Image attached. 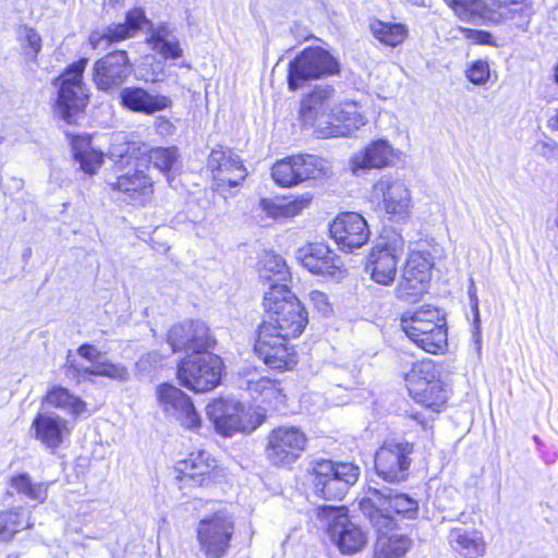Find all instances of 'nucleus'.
Here are the masks:
<instances>
[{
  "mask_svg": "<svg viewBox=\"0 0 558 558\" xmlns=\"http://www.w3.org/2000/svg\"><path fill=\"white\" fill-rule=\"evenodd\" d=\"M432 267L433 260L428 252H412L407 259L403 271L409 276L428 281Z\"/></svg>",
  "mask_w": 558,
  "mask_h": 558,
  "instance_id": "nucleus-38",
  "label": "nucleus"
},
{
  "mask_svg": "<svg viewBox=\"0 0 558 558\" xmlns=\"http://www.w3.org/2000/svg\"><path fill=\"white\" fill-rule=\"evenodd\" d=\"M258 209L272 219L282 218L281 202L271 198H262L258 204Z\"/></svg>",
  "mask_w": 558,
  "mask_h": 558,
  "instance_id": "nucleus-51",
  "label": "nucleus"
},
{
  "mask_svg": "<svg viewBox=\"0 0 558 558\" xmlns=\"http://www.w3.org/2000/svg\"><path fill=\"white\" fill-rule=\"evenodd\" d=\"M400 326L411 341L428 353L437 354L447 347L446 320L438 307L423 305L407 312Z\"/></svg>",
  "mask_w": 558,
  "mask_h": 558,
  "instance_id": "nucleus-7",
  "label": "nucleus"
},
{
  "mask_svg": "<svg viewBox=\"0 0 558 558\" xmlns=\"http://www.w3.org/2000/svg\"><path fill=\"white\" fill-rule=\"evenodd\" d=\"M384 166V141L378 140L356 153L351 158V169L357 174L368 169H380Z\"/></svg>",
  "mask_w": 558,
  "mask_h": 558,
  "instance_id": "nucleus-34",
  "label": "nucleus"
},
{
  "mask_svg": "<svg viewBox=\"0 0 558 558\" xmlns=\"http://www.w3.org/2000/svg\"><path fill=\"white\" fill-rule=\"evenodd\" d=\"M209 329L201 320H189L173 325L168 333L172 352H191L178 366L181 384H220L223 372L222 360L205 352L211 347Z\"/></svg>",
  "mask_w": 558,
  "mask_h": 558,
  "instance_id": "nucleus-2",
  "label": "nucleus"
},
{
  "mask_svg": "<svg viewBox=\"0 0 558 558\" xmlns=\"http://www.w3.org/2000/svg\"><path fill=\"white\" fill-rule=\"evenodd\" d=\"M555 78H556V82L558 83V64H557L556 71H555Z\"/></svg>",
  "mask_w": 558,
  "mask_h": 558,
  "instance_id": "nucleus-63",
  "label": "nucleus"
},
{
  "mask_svg": "<svg viewBox=\"0 0 558 558\" xmlns=\"http://www.w3.org/2000/svg\"><path fill=\"white\" fill-rule=\"evenodd\" d=\"M453 10L454 12L462 16L466 14V7L469 3V0H445Z\"/></svg>",
  "mask_w": 558,
  "mask_h": 558,
  "instance_id": "nucleus-56",
  "label": "nucleus"
},
{
  "mask_svg": "<svg viewBox=\"0 0 558 558\" xmlns=\"http://www.w3.org/2000/svg\"><path fill=\"white\" fill-rule=\"evenodd\" d=\"M12 493L26 499L44 504L48 498L47 482H35L32 476L26 472L13 474L8 480Z\"/></svg>",
  "mask_w": 558,
  "mask_h": 558,
  "instance_id": "nucleus-30",
  "label": "nucleus"
},
{
  "mask_svg": "<svg viewBox=\"0 0 558 558\" xmlns=\"http://www.w3.org/2000/svg\"><path fill=\"white\" fill-rule=\"evenodd\" d=\"M365 274L376 283H384V245L377 244L367 255Z\"/></svg>",
  "mask_w": 558,
  "mask_h": 558,
  "instance_id": "nucleus-44",
  "label": "nucleus"
},
{
  "mask_svg": "<svg viewBox=\"0 0 558 558\" xmlns=\"http://www.w3.org/2000/svg\"><path fill=\"white\" fill-rule=\"evenodd\" d=\"M296 258L310 272L336 277L341 272L339 257L322 242L308 243L296 251Z\"/></svg>",
  "mask_w": 558,
  "mask_h": 558,
  "instance_id": "nucleus-21",
  "label": "nucleus"
},
{
  "mask_svg": "<svg viewBox=\"0 0 558 558\" xmlns=\"http://www.w3.org/2000/svg\"><path fill=\"white\" fill-rule=\"evenodd\" d=\"M412 207L411 192L403 182L386 186V219L397 225H405Z\"/></svg>",
  "mask_w": 558,
  "mask_h": 558,
  "instance_id": "nucleus-26",
  "label": "nucleus"
},
{
  "mask_svg": "<svg viewBox=\"0 0 558 558\" xmlns=\"http://www.w3.org/2000/svg\"><path fill=\"white\" fill-rule=\"evenodd\" d=\"M409 395L423 409L440 413L447 407L448 392L444 386H412Z\"/></svg>",
  "mask_w": 558,
  "mask_h": 558,
  "instance_id": "nucleus-31",
  "label": "nucleus"
},
{
  "mask_svg": "<svg viewBox=\"0 0 558 558\" xmlns=\"http://www.w3.org/2000/svg\"><path fill=\"white\" fill-rule=\"evenodd\" d=\"M450 546L462 558H481L486 555L487 543L478 530L454 527L450 530Z\"/></svg>",
  "mask_w": 558,
  "mask_h": 558,
  "instance_id": "nucleus-28",
  "label": "nucleus"
},
{
  "mask_svg": "<svg viewBox=\"0 0 558 558\" xmlns=\"http://www.w3.org/2000/svg\"><path fill=\"white\" fill-rule=\"evenodd\" d=\"M35 527L29 512L22 506H12L0 510V544H11L16 535Z\"/></svg>",
  "mask_w": 558,
  "mask_h": 558,
  "instance_id": "nucleus-27",
  "label": "nucleus"
},
{
  "mask_svg": "<svg viewBox=\"0 0 558 558\" xmlns=\"http://www.w3.org/2000/svg\"><path fill=\"white\" fill-rule=\"evenodd\" d=\"M124 0H105V3L111 8H116L119 4H122Z\"/></svg>",
  "mask_w": 558,
  "mask_h": 558,
  "instance_id": "nucleus-61",
  "label": "nucleus"
},
{
  "mask_svg": "<svg viewBox=\"0 0 558 558\" xmlns=\"http://www.w3.org/2000/svg\"><path fill=\"white\" fill-rule=\"evenodd\" d=\"M531 9L529 0H469L466 13L477 14L493 24L522 16Z\"/></svg>",
  "mask_w": 558,
  "mask_h": 558,
  "instance_id": "nucleus-19",
  "label": "nucleus"
},
{
  "mask_svg": "<svg viewBox=\"0 0 558 558\" xmlns=\"http://www.w3.org/2000/svg\"><path fill=\"white\" fill-rule=\"evenodd\" d=\"M119 98L124 108L145 114H153L172 106L170 97L162 94H151L137 86L122 88Z\"/></svg>",
  "mask_w": 558,
  "mask_h": 558,
  "instance_id": "nucleus-23",
  "label": "nucleus"
},
{
  "mask_svg": "<svg viewBox=\"0 0 558 558\" xmlns=\"http://www.w3.org/2000/svg\"><path fill=\"white\" fill-rule=\"evenodd\" d=\"M550 126L558 130V109L556 114L549 120Z\"/></svg>",
  "mask_w": 558,
  "mask_h": 558,
  "instance_id": "nucleus-62",
  "label": "nucleus"
},
{
  "mask_svg": "<svg viewBox=\"0 0 558 558\" xmlns=\"http://www.w3.org/2000/svg\"><path fill=\"white\" fill-rule=\"evenodd\" d=\"M481 341H482V338H481L480 332L475 331L473 333V342H474V348H475L477 355L481 354Z\"/></svg>",
  "mask_w": 558,
  "mask_h": 558,
  "instance_id": "nucleus-59",
  "label": "nucleus"
},
{
  "mask_svg": "<svg viewBox=\"0 0 558 558\" xmlns=\"http://www.w3.org/2000/svg\"><path fill=\"white\" fill-rule=\"evenodd\" d=\"M87 63V58H81L69 65L54 82L58 87L57 109L68 123L75 121V117L83 111L88 101L87 89L83 82Z\"/></svg>",
  "mask_w": 558,
  "mask_h": 558,
  "instance_id": "nucleus-12",
  "label": "nucleus"
},
{
  "mask_svg": "<svg viewBox=\"0 0 558 558\" xmlns=\"http://www.w3.org/2000/svg\"><path fill=\"white\" fill-rule=\"evenodd\" d=\"M19 40L26 61H36L41 50V37L38 32L26 25L20 26L17 31Z\"/></svg>",
  "mask_w": 558,
  "mask_h": 558,
  "instance_id": "nucleus-40",
  "label": "nucleus"
},
{
  "mask_svg": "<svg viewBox=\"0 0 558 558\" xmlns=\"http://www.w3.org/2000/svg\"><path fill=\"white\" fill-rule=\"evenodd\" d=\"M158 400L166 412H178L177 420L184 429L195 433L201 429L202 417L196 412L191 399L177 386H159Z\"/></svg>",
  "mask_w": 558,
  "mask_h": 558,
  "instance_id": "nucleus-20",
  "label": "nucleus"
},
{
  "mask_svg": "<svg viewBox=\"0 0 558 558\" xmlns=\"http://www.w3.org/2000/svg\"><path fill=\"white\" fill-rule=\"evenodd\" d=\"M253 404L264 412L265 421L270 413L286 414L290 410V399L278 386H262Z\"/></svg>",
  "mask_w": 558,
  "mask_h": 558,
  "instance_id": "nucleus-32",
  "label": "nucleus"
},
{
  "mask_svg": "<svg viewBox=\"0 0 558 558\" xmlns=\"http://www.w3.org/2000/svg\"><path fill=\"white\" fill-rule=\"evenodd\" d=\"M386 518L400 517L413 519L418 511V504L407 494H396L386 496Z\"/></svg>",
  "mask_w": 558,
  "mask_h": 558,
  "instance_id": "nucleus-37",
  "label": "nucleus"
},
{
  "mask_svg": "<svg viewBox=\"0 0 558 558\" xmlns=\"http://www.w3.org/2000/svg\"><path fill=\"white\" fill-rule=\"evenodd\" d=\"M316 513L319 519H328L325 532L342 555H354L366 546L367 534L351 521L348 506L323 505Z\"/></svg>",
  "mask_w": 558,
  "mask_h": 558,
  "instance_id": "nucleus-10",
  "label": "nucleus"
},
{
  "mask_svg": "<svg viewBox=\"0 0 558 558\" xmlns=\"http://www.w3.org/2000/svg\"><path fill=\"white\" fill-rule=\"evenodd\" d=\"M206 413L217 434L225 438L250 435L265 423L264 412L253 403L231 398H217L208 403Z\"/></svg>",
  "mask_w": 558,
  "mask_h": 558,
  "instance_id": "nucleus-6",
  "label": "nucleus"
},
{
  "mask_svg": "<svg viewBox=\"0 0 558 558\" xmlns=\"http://www.w3.org/2000/svg\"><path fill=\"white\" fill-rule=\"evenodd\" d=\"M408 160V156L404 151L399 148L391 147L386 141V167H404Z\"/></svg>",
  "mask_w": 558,
  "mask_h": 558,
  "instance_id": "nucleus-50",
  "label": "nucleus"
},
{
  "mask_svg": "<svg viewBox=\"0 0 558 558\" xmlns=\"http://www.w3.org/2000/svg\"><path fill=\"white\" fill-rule=\"evenodd\" d=\"M150 48L165 59H178L183 56L178 38L166 25L151 29L147 38Z\"/></svg>",
  "mask_w": 558,
  "mask_h": 558,
  "instance_id": "nucleus-33",
  "label": "nucleus"
},
{
  "mask_svg": "<svg viewBox=\"0 0 558 558\" xmlns=\"http://www.w3.org/2000/svg\"><path fill=\"white\" fill-rule=\"evenodd\" d=\"M466 37L477 44L490 45L493 36L485 31L468 29Z\"/></svg>",
  "mask_w": 558,
  "mask_h": 558,
  "instance_id": "nucleus-54",
  "label": "nucleus"
},
{
  "mask_svg": "<svg viewBox=\"0 0 558 558\" xmlns=\"http://www.w3.org/2000/svg\"><path fill=\"white\" fill-rule=\"evenodd\" d=\"M299 116L303 128L312 130L318 138L350 136L366 122L356 102L336 104L330 86H317L304 97Z\"/></svg>",
  "mask_w": 558,
  "mask_h": 558,
  "instance_id": "nucleus-3",
  "label": "nucleus"
},
{
  "mask_svg": "<svg viewBox=\"0 0 558 558\" xmlns=\"http://www.w3.org/2000/svg\"><path fill=\"white\" fill-rule=\"evenodd\" d=\"M305 476L315 497L325 501H341L357 483L360 468L352 462L318 458L308 464Z\"/></svg>",
  "mask_w": 558,
  "mask_h": 558,
  "instance_id": "nucleus-5",
  "label": "nucleus"
},
{
  "mask_svg": "<svg viewBox=\"0 0 558 558\" xmlns=\"http://www.w3.org/2000/svg\"><path fill=\"white\" fill-rule=\"evenodd\" d=\"M34 438L45 448L57 451L71 436L66 420L58 415L37 413L32 421Z\"/></svg>",
  "mask_w": 558,
  "mask_h": 558,
  "instance_id": "nucleus-22",
  "label": "nucleus"
},
{
  "mask_svg": "<svg viewBox=\"0 0 558 558\" xmlns=\"http://www.w3.org/2000/svg\"><path fill=\"white\" fill-rule=\"evenodd\" d=\"M464 73L474 85H484L490 77V66L487 61L475 60L466 64Z\"/></svg>",
  "mask_w": 558,
  "mask_h": 558,
  "instance_id": "nucleus-45",
  "label": "nucleus"
},
{
  "mask_svg": "<svg viewBox=\"0 0 558 558\" xmlns=\"http://www.w3.org/2000/svg\"><path fill=\"white\" fill-rule=\"evenodd\" d=\"M330 234L341 250L353 251L367 242L369 230L360 214L342 213L330 225Z\"/></svg>",
  "mask_w": 558,
  "mask_h": 558,
  "instance_id": "nucleus-18",
  "label": "nucleus"
},
{
  "mask_svg": "<svg viewBox=\"0 0 558 558\" xmlns=\"http://www.w3.org/2000/svg\"><path fill=\"white\" fill-rule=\"evenodd\" d=\"M74 157L84 172L93 174L100 168L102 153L90 147L89 140L77 138L73 142Z\"/></svg>",
  "mask_w": 558,
  "mask_h": 558,
  "instance_id": "nucleus-35",
  "label": "nucleus"
},
{
  "mask_svg": "<svg viewBox=\"0 0 558 558\" xmlns=\"http://www.w3.org/2000/svg\"><path fill=\"white\" fill-rule=\"evenodd\" d=\"M0 185L4 193L13 194L22 190L24 182L20 178L5 175L0 178Z\"/></svg>",
  "mask_w": 558,
  "mask_h": 558,
  "instance_id": "nucleus-52",
  "label": "nucleus"
},
{
  "mask_svg": "<svg viewBox=\"0 0 558 558\" xmlns=\"http://www.w3.org/2000/svg\"><path fill=\"white\" fill-rule=\"evenodd\" d=\"M150 357H151V354L141 357L140 361L137 362L138 367L143 371H146L147 364L149 363Z\"/></svg>",
  "mask_w": 558,
  "mask_h": 558,
  "instance_id": "nucleus-60",
  "label": "nucleus"
},
{
  "mask_svg": "<svg viewBox=\"0 0 558 558\" xmlns=\"http://www.w3.org/2000/svg\"><path fill=\"white\" fill-rule=\"evenodd\" d=\"M308 437L295 425H278L265 438L264 452L276 468H291L306 451Z\"/></svg>",
  "mask_w": 558,
  "mask_h": 558,
  "instance_id": "nucleus-11",
  "label": "nucleus"
},
{
  "mask_svg": "<svg viewBox=\"0 0 558 558\" xmlns=\"http://www.w3.org/2000/svg\"><path fill=\"white\" fill-rule=\"evenodd\" d=\"M404 241L400 231H393L391 236L386 234V286L396 277L397 264L403 257Z\"/></svg>",
  "mask_w": 558,
  "mask_h": 558,
  "instance_id": "nucleus-36",
  "label": "nucleus"
},
{
  "mask_svg": "<svg viewBox=\"0 0 558 558\" xmlns=\"http://www.w3.org/2000/svg\"><path fill=\"white\" fill-rule=\"evenodd\" d=\"M81 357L90 362V366L84 368V373L96 376H105L112 380L124 381L129 379L128 369L122 364H114L104 360V353L95 345L84 343L78 347Z\"/></svg>",
  "mask_w": 558,
  "mask_h": 558,
  "instance_id": "nucleus-25",
  "label": "nucleus"
},
{
  "mask_svg": "<svg viewBox=\"0 0 558 558\" xmlns=\"http://www.w3.org/2000/svg\"><path fill=\"white\" fill-rule=\"evenodd\" d=\"M374 36L380 41L384 43V23L380 21L375 22L371 26Z\"/></svg>",
  "mask_w": 558,
  "mask_h": 558,
  "instance_id": "nucleus-57",
  "label": "nucleus"
},
{
  "mask_svg": "<svg viewBox=\"0 0 558 558\" xmlns=\"http://www.w3.org/2000/svg\"><path fill=\"white\" fill-rule=\"evenodd\" d=\"M131 68L126 51L117 50L107 53L94 63L93 81L100 90H113L126 81Z\"/></svg>",
  "mask_w": 558,
  "mask_h": 558,
  "instance_id": "nucleus-17",
  "label": "nucleus"
},
{
  "mask_svg": "<svg viewBox=\"0 0 558 558\" xmlns=\"http://www.w3.org/2000/svg\"><path fill=\"white\" fill-rule=\"evenodd\" d=\"M427 283L428 281L409 276L403 271L396 295L400 300L415 302L427 290Z\"/></svg>",
  "mask_w": 558,
  "mask_h": 558,
  "instance_id": "nucleus-39",
  "label": "nucleus"
},
{
  "mask_svg": "<svg viewBox=\"0 0 558 558\" xmlns=\"http://www.w3.org/2000/svg\"><path fill=\"white\" fill-rule=\"evenodd\" d=\"M310 304L323 316H328L332 312V305L326 293L319 290H312L308 293Z\"/></svg>",
  "mask_w": 558,
  "mask_h": 558,
  "instance_id": "nucleus-49",
  "label": "nucleus"
},
{
  "mask_svg": "<svg viewBox=\"0 0 558 558\" xmlns=\"http://www.w3.org/2000/svg\"><path fill=\"white\" fill-rule=\"evenodd\" d=\"M330 173L328 162L314 155H295L278 160L271 168L275 183L290 187L308 179H322Z\"/></svg>",
  "mask_w": 558,
  "mask_h": 558,
  "instance_id": "nucleus-13",
  "label": "nucleus"
},
{
  "mask_svg": "<svg viewBox=\"0 0 558 558\" xmlns=\"http://www.w3.org/2000/svg\"><path fill=\"white\" fill-rule=\"evenodd\" d=\"M414 445L409 441L395 444L390 447L389 453L392 461L386 469V482L400 483L405 481L410 474L411 458Z\"/></svg>",
  "mask_w": 558,
  "mask_h": 558,
  "instance_id": "nucleus-29",
  "label": "nucleus"
},
{
  "mask_svg": "<svg viewBox=\"0 0 558 558\" xmlns=\"http://www.w3.org/2000/svg\"><path fill=\"white\" fill-rule=\"evenodd\" d=\"M178 149L175 147H157L150 149L148 161L162 172L171 171L178 161Z\"/></svg>",
  "mask_w": 558,
  "mask_h": 558,
  "instance_id": "nucleus-42",
  "label": "nucleus"
},
{
  "mask_svg": "<svg viewBox=\"0 0 558 558\" xmlns=\"http://www.w3.org/2000/svg\"><path fill=\"white\" fill-rule=\"evenodd\" d=\"M338 70V63L323 48L304 49L289 64L288 84L292 90L298 89L307 80L319 78Z\"/></svg>",
  "mask_w": 558,
  "mask_h": 558,
  "instance_id": "nucleus-14",
  "label": "nucleus"
},
{
  "mask_svg": "<svg viewBox=\"0 0 558 558\" xmlns=\"http://www.w3.org/2000/svg\"><path fill=\"white\" fill-rule=\"evenodd\" d=\"M312 197L310 194H303L290 202H281L282 218L294 217L303 209L308 207Z\"/></svg>",
  "mask_w": 558,
  "mask_h": 558,
  "instance_id": "nucleus-48",
  "label": "nucleus"
},
{
  "mask_svg": "<svg viewBox=\"0 0 558 558\" xmlns=\"http://www.w3.org/2000/svg\"><path fill=\"white\" fill-rule=\"evenodd\" d=\"M383 504L384 495L381 492L369 487L364 492V496L359 500V508L369 520H375L383 517Z\"/></svg>",
  "mask_w": 558,
  "mask_h": 558,
  "instance_id": "nucleus-41",
  "label": "nucleus"
},
{
  "mask_svg": "<svg viewBox=\"0 0 558 558\" xmlns=\"http://www.w3.org/2000/svg\"><path fill=\"white\" fill-rule=\"evenodd\" d=\"M468 294L470 298V303H471L472 310L474 312L475 319H478V299L476 295L475 284H474L473 280H471V284L468 289Z\"/></svg>",
  "mask_w": 558,
  "mask_h": 558,
  "instance_id": "nucleus-55",
  "label": "nucleus"
},
{
  "mask_svg": "<svg viewBox=\"0 0 558 558\" xmlns=\"http://www.w3.org/2000/svg\"><path fill=\"white\" fill-rule=\"evenodd\" d=\"M207 168L213 178V190L223 193L228 187L241 184L247 175L242 160L232 150L218 147L211 150Z\"/></svg>",
  "mask_w": 558,
  "mask_h": 558,
  "instance_id": "nucleus-15",
  "label": "nucleus"
},
{
  "mask_svg": "<svg viewBox=\"0 0 558 558\" xmlns=\"http://www.w3.org/2000/svg\"><path fill=\"white\" fill-rule=\"evenodd\" d=\"M235 535V517L227 509H218L204 515L195 527V538L204 558L227 557Z\"/></svg>",
  "mask_w": 558,
  "mask_h": 558,
  "instance_id": "nucleus-8",
  "label": "nucleus"
},
{
  "mask_svg": "<svg viewBox=\"0 0 558 558\" xmlns=\"http://www.w3.org/2000/svg\"><path fill=\"white\" fill-rule=\"evenodd\" d=\"M409 36L408 25L400 22H386V46L396 47Z\"/></svg>",
  "mask_w": 558,
  "mask_h": 558,
  "instance_id": "nucleus-47",
  "label": "nucleus"
},
{
  "mask_svg": "<svg viewBox=\"0 0 558 558\" xmlns=\"http://www.w3.org/2000/svg\"><path fill=\"white\" fill-rule=\"evenodd\" d=\"M180 488H210L226 481L225 468L205 449H194L173 465Z\"/></svg>",
  "mask_w": 558,
  "mask_h": 558,
  "instance_id": "nucleus-9",
  "label": "nucleus"
},
{
  "mask_svg": "<svg viewBox=\"0 0 558 558\" xmlns=\"http://www.w3.org/2000/svg\"><path fill=\"white\" fill-rule=\"evenodd\" d=\"M156 132L162 136L172 135L175 131L173 123L166 117L159 116L155 120Z\"/></svg>",
  "mask_w": 558,
  "mask_h": 558,
  "instance_id": "nucleus-53",
  "label": "nucleus"
},
{
  "mask_svg": "<svg viewBox=\"0 0 558 558\" xmlns=\"http://www.w3.org/2000/svg\"><path fill=\"white\" fill-rule=\"evenodd\" d=\"M190 390L194 391L195 393H199V392H206L208 390H210L211 388H215L216 386H194V385H191V386H186Z\"/></svg>",
  "mask_w": 558,
  "mask_h": 558,
  "instance_id": "nucleus-58",
  "label": "nucleus"
},
{
  "mask_svg": "<svg viewBox=\"0 0 558 558\" xmlns=\"http://www.w3.org/2000/svg\"><path fill=\"white\" fill-rule=\"evenodd\" d=\"M259 277L268 284L263 305L265 318L258 327L255 353L270 368L284 371L295 364L289 339L299 337L307 325V313L286 283L289 270L279 255L266 254Z\"/></svg>",
  "mask_w": 558,
  "mask_h": 558,
  "instance_id": "nucleus-1",
  "label": "nucleus"
},
{
  "mask_svg": "<svg viewBox=\"0 0 558 558\" xmlns=\"http://www.w3.org/2000/svg\"><path fill=\"white\" fill-rule=\"evenodd\" d=\"M110 158L120 172L110 183L113 190L125 193L130 201L143 205L153 193V184L146 174L147 158L136 143H113L109 150Z\"/></svg>",
  "mask_w": 558,
  "mask_h": 558,
  "instance_id": "nucleus-4",
  "label": "nucleus"
},
{
  "mask_svg": "<svg viewBox=\"0 0 558 558\" xmlns=\"http://www.w3.org/2000/svg\"><path fill=\"white\" fill-rule=\"evenodd\" d=\"M145 26H151L143 8H133L125 14L124 22L111 23L102 31H94L89 35V44L94 49H106L109 45L135 37Z\"/></svg>",
  "mask_w": 558,
  "mask_h": 558,
  "instance_id": "nucleus-16",
  "label": "nucleus"
},
{
  "mask_svg": "<svg viewBox=\"0 0 558 558\" xmlns=\"http://www.w3.org/2000/svg\"><path fill=\"white\" fill-rule=\"evenodd\" d=\"M43 403L48 408L68 412L74 421L83 416H89L102 405V402H99L92 409H88L87 402L71 393L63 386H52L44 396Z\"/></svg>",
  "mask_w": 558,
  "mask_h": 558,
  "instance_id": "nucleus-24",
  "label": "nucleus"
},
{
  "mask_svg": "<svg viewBox=\"0 0 558 558\" xmlns=\"http://www.w3.org/2000/svg\"><path fill=\"white\" fill-rule=\"evenodd\" d=\"M411 371L404 374V380L417 384H432L433 376L428 377L434 369L429 362L411 363Z\"/></svg>",
  "mask_w": 558,
  "mask_h": 558,
  "instance_id": "nucleus-46",
  "label": "nucleus"
},
{
  "mask_svg": "<svg viewBox=\"0 0 558 558\" xmlns=\"http://www.w3.org/2000/svg\"><path fill=\"white\" fill-rule=\"evenodd\" d=\"M412 546V539L405 534L386 531V558H403Z\"/></svg>",
  "mask_w": 558,
  "mask_h": 558,
  "instance_id": "nucleus-43",
  "label": "nucleus"
}]
</instances>
